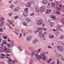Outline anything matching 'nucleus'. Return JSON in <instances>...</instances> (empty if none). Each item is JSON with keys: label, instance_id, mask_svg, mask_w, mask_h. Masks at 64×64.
<instances>
[{"label": "nucleus", "instance_id": "obj_1", "mask_svg": "<svg viewBox=\"0 0 64 64\" xmlns=\"http://www.w3.org/2000/svg\"><path fill=\"white\" fill-rule=\"evenodd\" d=\"M39 8L38 6H36V11L37 12H43L45 11V8L43 6H42L40 8V10H39Z\"/></svg>", "mask_w": 64, "mask_h": 64}, {"label": "nucleus", "instance_id": "obj_2", "mask_svg": "<svg viewBox=\"0 0 64 64\" xmlns=\"http://www.w3.org/2000/svg\"><path fill=\"white\" fill-rule=\"evenodd\" d=\"M57 47L58 48V50L60 51V52H62L63 51L64 49L63 47L60 46H58Z\"/></svg>", "mask_w": 64, "mask_h": 64}, {"label": "nucleus", "instance_id": "obj_3", "mask_svg": "<svg viewBox=\"0 0 64 64\" xmlns=\"http://www.w3.org/2000/svg\"><path fill=\"white\" fill-rule=\"evenodd\" d=\"M43 20H38L37 22V24L38 25H41L43 23Z\"/></svg>", "mask_w": 64, "mask_h": 64}, {"label": "nucleus", "instance_id": "obj_4", "mask_svg": "<svg viewBox=\"0 0 64 64\" xmlns=\"http://www.w3.org/2000/svg\"><path fill=\"white\" fill-rule=\"evenodd\" d=\"M37 31L39 33H42L43 32V28H38Z\"/></svg>", "mask_w": 64, "mask_h": 64}, {"label": "nucleus", "instance_id": "obj_5", "mask_svg": "<svg viewBox=\"0 0 64 64\" xmlns=\"http://www.w3.org/2000/svg\"><path fill=\"white\" fill-rule=\"evenodd\" d=\"M38 36L40 38H44L45 37V34L43 33H40L38 34Z\"/></svg>", "mask_w": 64, "mask_h": 64}, {"label": "nucleus", "instance_id": "obj_6", "mask_svg": "<svg viewBox=\"0 0 64 64\" xmlns=\"http://www.w3.org/2000/svg\"><path fill=\"white\" fill-rule=\"evenodd\" d=\"M31 36H28L26 38V40L29 41L31 40Z\"/></svg>", "mask_w": 64, "mask_h": 64}, {"label": "nucleus", "instance_id": "obj_7", "mask_svg": "<svg viewBox=\"0 0 64 64\" xmlns=\"http://www.w3.org/2000/svg\"><path fill=\"white\" fill-rule=\"evenodd\" d=\"M10 44L12 48L13 47V46H14V42H13L12 40L10 41Z\"/></svg>", "mask_w": 64, "mask_h": 64}, {"label": "nucleus", "instance_id": "obj_8", "mask_svg": "<svg viewBox=\"0 0 64 64\" xmlns=\"http://www.w3.org/2000/svg\"><path fill=\"white\" fill-rule=\"evenodd\" d=\"M14 12H17V11H18V10H19V7L18 6H17L14 9Z\"/></svg>", "mask_w": 64, "mask_h": 64}, {"label": "nucleus", "instance_id": "obj_9", "mask_svg": "<svg viewBox=\"0 0 64 64\" xmlns=\"http://www.w3.org/2000/svg\"><path fill=\"white\" fill-rule=\"evenodd\" d=\"M51 18H52L54 20H55L56 19V16H51Z\"/></svg>", "mask_w": 64, "mask_h": 64}, {"label": "nucleus", "instance_id": "obj_10", "mask_svg": "<svg viewBox=\"0 0 64 64\" xmlns=\"http://www.w3.org/2000/svg\"><path fill=\"white\" fill-rule=\"evenodd\" d=\"M56 27L57 28V30H60V25H58Z\"/></svg>", "mask_w": 64, "mask_h": 64}, {"label": "nucleus", "instance_id": "obj_11", "mask_svg": "<svg viewBox=\"0 0 64 64\" xmlns=\"http://www.w3.org/2000/svg\"><path fill=\"white\" fill-rule=\"evenodd\" d=\"M58 58H62L63 56L62 55H60V54H58V55L56 56Z\"/></svg>", "mask_w": 64, "mask_h": 64}, {"label": "nucleus", "instance_id": "obj_12", "mask_svg": "<svg viewBox=\"0 0 64 64\" xmlns=\"http://www.w3.org/2000/svg\"><path fill=\"white\" fill-rule=\"evenodd\" d=\"M51 12V10H47L46 11V14H48L49 13H50Z\"/></svg>", "mask_w": 64, "mask_h": 64}, {"label": "nucleus", "instance_id": "obj_13", "mask_svg": "<svg viewBox=\"0 0 64 64\" xmlns=\"http://www.w3.org/2000/svg\"><path fill=\"white\" fill-rule=\"evenodd\" d=\"M38 42V40H34L33 41V42L34 43V44H36Z\"/></svg>", "mask_w": 64, "mask_h": 64}, {"label": "nucleus", "instance_id": "obj_14", "mask_svg": "<svg viewBox=\"0 0 64 64\" xmlns=\"http://www.w3.org/2000/svg\"><path fill=\"white\" fill-rule=\"evenodd\" d=\"M30 5H31L30 3L29 2L26 5V6L28 7H29L30 6Z\"/></svg>", "mask_w": 64, "mask_h": 64}, {"label": "nucleus", "instance_id": "obj_15", "mask_svg": "<svg viewBox=\"0 0 64 64\" xmlns=\"http://www.w3.org/2000/svg\"><path fill=\"white\" fill-rule=\"evenodd\" d=\"M26 20H27V22H29L31 21V20L28 18H26Z\"/></svg>", "mask_w": 64, "mask_h": 64}, {"label": "nucleus", "instance_id": "obj_16", "mask_svg": "<svg viewBox=\"0 0 64 64\" xmlns=\"http://www.w3.org/2000/svg\"><path fill=\"white\" fill-rule=\"evenodd\" d=\"M64 35H62L60 36V39H64Z\"/></svg>", "mask_w": 64, "mask_h": 64}, {"label": "nucleus", "instance_id": "obj_17", "mask_svg": "<svg viewBox=\"0 0 64 64\" xmlns=\"http://www.w3.org/2000/svg\"><path fill=\"white\" fill-rule=\"evenodd\" d=\"M25 54H26V55H29V53L28 51L27 50H26L25 51Z\"/></svg>", "mask_w": 64, "mask_h": 64}, {"label": "nucleus", "instance_id": "obj_18", "mask_svg": "<svg viewBox=\"0 0 64 64\" xmlns=\"http://www.w3.org/2000/svg\"><path fill=\"white\" fill-rule=\"evenodd\" d=\"M24 11L26 12H28V8H26L25 9Z\"/></svg>", "mask_w": 64, "mask_h": 64}, {"label": "nucleus", "instance_id": "obj_19", "mask_svg": "<svg viewBox=\"0 0 64 64\" xmlns=\"http://www.w3.org/2000/svg\"><path fill=\"white\" fill-rule=\"evenodd\" d=\"M22 15L23 16H25V17H27V15H28L25 13H23Z\"/></svg>", "mask_w": 64, "mask_h": 64}, {"label": "nucleus", "instance_id": "obj_20", "mask_svg": "<svg viewBox=\"0 0 64 64\" xmlns=\"http://www.w3.org/2000/svg\"><path fill=\"white\" fill-rule=\"evenodd\" d=\"M43 3L44 4H47V1L46 0H45L43 2Z\"/></svg>", "mask_w": 64, "mask_h": 64}, {"label": "nucleus", "instance_id": "obj_21", "mask_svg": "<svg viewBox=\"0 0 64 64\" xmlns=\"http://www.w3.org/2000/svg\"><path fill=\"white\" fill-rule=\"evenodd\" d=\"M31 54L32 56L34 55H35V52L34 51H32V53H31Z\"/></svg>", "mask_w": 64, "mask_h": 64}, {"label": "nucleus", "instance_id": "obj_22", "mask_svg": "<svg viewBox=\"0 0 64 64\" xmlns=\"http://www.w3.org/2000/svg\"><path fill=\"white\" fill-rule=\"evenodd\" d=\"M33 62V60L32 59H31L30 60V64H32V63Z\"/></svg>", "mask_w": 64, "mask_h": 64}, {"label": "nucleus", "instance_id": "obj_23", "mask_svg": "<svg viewBox=\"0 0 64 64\" xmlns=\"http://www.w3.org/2000/svg\"><path fill=\"white\" fill-rule=\"evenodd\" d=\"M56 13L57 14H58V15H60L61 14L60 12H59L58 11H56Z\"/></svg>", "mask_w": 64, "mask_h": 64}, {"label": "nucleus", "instance_id": "obj_24", "mask_svg": "<svg viewBox=\"0 0 64 64\" xmlns=\"http://www.w3.org/2000/svg\"><path fill=\"white\" fill-rule=\"evenodd\" d=\"M35 15V13L34 12H32L30 14V16H34Z\"/></svg>", "mask_w": 64, "mask_h": 64}, {"label": "nucleus", "instance_id": "obj_25", "mask_svg": "<svg viewBox=\"0 0 64 64\" xmlns=\"http://www.w3.org/2000/svg\"><path fill=\"white\" fill-rule=\"evenodd\" d=\"M23 24L25 26H27V24L25 22H24L23 23Z\"/></svg>", "mask_w": 64, "mask_h": 64}, {"label": "nucleus", "instance_id": "obj_26", "mask_svg": "<svg viewBox=\"0 0 64 64\" xmlns=\"http://www.w3.org/2000/svg\"><path fill=\"white\" fill-rule=\"evenodd\" d=\"M2 43H3V44H4V45H6L7 44V42H2Z\"/></svg>", "mask_w": 64, "mask_h": 64}, {"label": "nucleus", "instance_id": "obj_27", "mask_svg": "<svg viewBox=\"0 0 64 64\" xmlns=\"http://www.w3.org/2000/svg\"><path fill=\"white\" fill-rule=\"evenodd\" d=\"M53 24H54V22H51L50 24V26L52 27L53 25Z\"/></svg>", "mask_w": 64, "mask_h": 64}, {"label": "nucleus", "instance_id": "obj_28", "mask_svg": "<svg viewBox=\"0 0 64 64\" xmlns=\"http://www.w3.org/2000/svg\"><path fill=\"white\" fill-rule=\"evenodd\" d=\"M38 59H41L42 58V56L41 55H39L38 56Z\"/></svg>", "mask_w": 64, "mask_h": 64}, {"label": "nucleus", "instance_id": "obj_29", "mask_svg": "<svg viewBox=\"0 0 64 64\" xmlns=\"http://www.w3.org/2000/svg\"><path fill=\"white\" fill-rule=\"evenodd\" d=\"M56 9H57V10H61V8L58 7H57Z\"/></svg>", "mask_w": 64, "mask_h": 64}, {"label": "nucleus", "instance_id": "obj_30", "mask_svg": "<svg viewBox=\"0 0 64 64\" xmlns=\"http://www.w3.org/2000/svg\"><path fill=\"white\" fill-rule=\"evenodd\" d=\"M7 46L9 48H10L11 47V46L9 44H7Z\"/></svg>", "mask_w": 64, "mask_h": 64}, {"label": "nucleus", "instance_id": "obj_31", "mask_svg": "<svg viewBox=\"0 0 64 64\" xmlns=\"http://www.w3.org/2000/svg\"><path fill=\"white\" fill-rule=\"evenodd\" d=\"M12 64H14L15 63V60H14L12 61Z\"/></svg>", "mask_w": 64, "mask_h": 64}, {"label": "nucleus", "instance_id": "obj_32", "mask_svg": "<svg viewBox=\"0 0 64 64\" xmlns=\"http://www.w3.org/2000/svg\"><path fill=\"white\" fill-rule=\"evenodd\" d=\"M56 5V4L55 3H52V6H55Z\"/></svg>", "mask_w": 64, "mask_h": 64}, {"label": "nucleus", "instance_id": "obj_33", "mask_svg": "<svg viewBox=\"0 0 64 64\" xmlns=\"http://www.w3.org/2000/svg\"><path fill=\"white\" fill-rule=\"evenodd\" d=\"M42 59L44 60H46V57L43 56L42 57Z\"/></svg>", "mask_w": 64, "mask_h": 64}, {"label": "nucleus", "instance_id": "obj_34", "mask_svg": "<svg viewBox=\"0 0 64 64\" xmlns=\"http://www.w3.org/2000/svg\"><path fill=\"white\" fill-rule=\"evenodd\" d=\"M50 6V3L48 2V4H47V6L48 7H49Z\"/></svg>", "mask_w": 64, "mask_h": 64}, {"label": "nucleus", "instance_id": "obj_35", "mask_svg": "<svg viewBox=\"0 0 64 64\" xmlns=\"http://www.w3.org/2000/svg\"><path fill=\"white\" fill-rule=\"evenodd\" d=\"M42 56H45V54L44 53H42Z\"/></svg>", "mask_w": 64, "mask_h": 64}, {"label": "nucleus", "instance_id": "obj_36", "mask_svg": "<svg viewBox=\"0 0 64 64\" xmlns=\"http://www.w3.org/2000/svg\"><path fill=\"white\" fill-rule=\"evenodd\" d=\"M56 61H57V64H59V60L57 59Z\"/></svg>", "mask_w": 64, "mask_h": 64}, {"label": "nucleus", "instance_id": "obj_37", "mask_svg": "<svg viewBox=\"0 0 64 64\" xmlns=\"http://www.w3.org/2000/svg\"><path fill=\"white\" fill-rule=\"evenodd\" d=\"M13 7H14V5H12L10 6V8H13Z\"/></svg>", "mask_w": 64, "mask_h": 64}, {"label": "nucleus", "instance_id": "obj_38", "mask_svg": "<svg viewBox=\"0 0 64 64\" xmlns=\"http://www.w3.org/2000/svg\"><path fill=\"white\" fill-rule=\"evenodd\" d=\"M48 48H51L52 49L53 48H52V47L50 46H49L48 47Z\"/></svg>", "mask_w": 64, "mask_h": 64}, {"label": "nucleus", "instance_id": "obj_39", "mask_svg": "<svg viewBox=\"0 0 64 64\" xmlns=\"http://www.w3.org/2000/svg\"><path fill=\"white\" fill-rule=\"evenodd\" d=\"M42 28V30L44 29V31H47V30L46 29V28Z\"/></svg>", "mask_w": 64, "mask_h": 64}, {"label": "nucleus", "instance_id": "obj_40", "mask_svg": "<svg viewBox=\"0 0 64 64\" xmlns=\"http://www.w3.org/2000/svg\"><path fill=\"white\" fill-rule=\"evenodd\" d=\"M18 18V16H15L14 17V19H17V18Z\"/></svg>", "mask_w": 64, "mask_h": 64}, {"label": "nucleus", "instance_id": "obj_41", "mask_svg": "<svg viewBox=\"0 0 64 64\" xmlns=\"http://www.w3.org/2000/svg\"><path fill=\"white\" fill-rule=\"evenodd\" d=\"M35 56H36V57H38V55L37 54H35Z\"/></svg>", "mask_w": 64, "mask_h": 64}, {"label": "nucleus", "instance_id": "obj_42", "mask_svg": "<svg viewBox=\"0 0 64 64\" xmlns=\"http://www.w3.org/2000/svg\"><path fill=\"white\" fill-rule=\"evenodd\" d=\"M60 20L61 21H62V22H63V24L64 25V23H63V21H64V20H63L62 19H60Z\"/></svg>", "mask_w": 64, "mask_h": 64}, {"label": "nucleus", "instance_id": "obj_43", "mask_svg": "<svg viewBox=\"0 0 64 64\" xmlns=\"http://www.w3.org/2000/svg\"><path fill=\"white\" fill-rule=\"evenodd\" d=\"M7 48H4V51H7Z\"/></svg>", "mask_w": 64, "mask_h": 64}, {"label": "nucleus", "instance_id": "obj_44", "mask_svg": "<svg viewBox=\"0 0 64 64\" xmlns=\"http://www.w3.org/2000/svg\"><path fill=\"white\" fill-rule=\"evenodd\" d=\"M18 3V1H16L15 2H14V4H17V3Z\"/></svg>", "mask_w": 64, "mask_h": 64}, {"label": "nucleus", "instance_id": "obj_45", "mask_svg": "<svg viewBox=\"0 0 64 64\" xmlns=\"http://www.w3.org/2000/svg\"><path fill=\"white\" fill-rule=\"evenodd\" d=\"M12 61V60H11V59H10L8 60V61L9 62H11Z\"/></svg>", "mask_w": 64, "mask_h": 64}, {"label": "nucleus", "instance_id": "obj_46", "mask_svg": "<svg viewBox=\"0 0 64 64\" xmlns=\"http://www.w3.org/2000/svg\"><path fill=\"white\" fill-rule=\"evenodd\" d=\"M8 14L10 16H11V15H12V12H11V14H10V13H9Z\"/></svg>", "mask_w": 64, "mask_h": 64}, {"label": "nucleus", "instance_id": "obj_47", "mask_svg": "<svg viewBox=\"0 0 64 64\" xmlns=\"http://www.w3.org/2000/svg\"><path fill=\"white\" fill-rule=\"evenodd\" d=\"M3 38L4 39H7V37H6V36H4L3 37Z\"/></svg>", "mask_w": 64, "mask_h": 64}, {"label": "nucleus", "instance_id": "obj_48", "mask_svg": "<svg viewBox=\"0 0 64 64\" xmlns=\"http://www.w3.org/2000/svg\"><path fill=\"white\" fill-rule=\"evenodd\" d=\"M23 34L24 35H25V36H26V32H23Z\"/></svg>", "mask_w": 64, "mask_h": 64}, {"label": "nucleus", "instance_id": "obj_49", "mask_svg": "<svg viewBox=\"0 0 64 64\" xmlns=\"http://www.w3.org/2000/svg\"><path fill=\"white\" fill-rule=\"evenodd\" d=\"M0 31H3V28H0Z\"/></svg>", "mask_w": 64, "mask_h": 64}, {"label": "nucleus", "instance_id": "obj_50", "mask_svg": "<svg viewBox=\"0 0 64 64\" xmlns=\"http://www.w3.org/2000/svg\"><path fill=\"white\" fill-rule=\"evenodd\" d=\"M48 38L50 39H51V38H52V36H49Z\"/></svg>", "mask_w": 64, "mask_h": 64}, {"label": "nucleus", "instance_id": "obj_51", "mask_svg": "<svg viewBox=\"0 0 64 64\" xmlns=\"http://www.w3.org/2000/svg\"><path fill=\"white\" fill-rule=\"evenodd\" d=\"M30 51H32V48H29Z\"/></svg>", "mask_w": 64, "mask_h": 64}, {"label": "nucleus", "instance_id": "obj_52", "mask_svg": "<svg viewBox=\"0 0 64 64\" xmlns=\"http://www.w3.org/2000/svg\"><path fill=\"white\" fill-rule=\"evenodd\" d=\"M40 50H41V48H40V49H39L38 50V52H39V51H40H40H40Z\"/></svg>", "mask_w": 64, "mask_h": 64}, {"label": "nucleus", "instance_id": "obj_53", "mask_svg": "<svg viewBox=\"0 0 64 64\" xmlns=\"http://www.w3.org/2000/svg\"><path fill=\"white\" fill-rule=\"evenodd\" d=\"M59 7H60V8H62V5H61V4H60V5Z\"/></svg>", "mask_w": 64, "mask_h": 64}, {"label": "nucleus", "instance_id": "obj_54", "mask_svg": "<svg viewBox=\"0 0 64 64\" xmlns=\"http://www.w3.org/2000/svg\"><path fill=\"white\" fill-rule=\"evenodd\" d=\"M0 58H1V59H4V58L3 56H1Z\"/></svg>", "mask_w": 64, "mask_h": 64}, {"label": "nucleus", "instance_id": "obj_55", "mask_svg": "<svg viewBox=\"0 0 64 64\" xmlns=\"http://www.w3.org/2000/svg\"><path fill=\"white\" fill-rule=\"evenodd\" d=\"M10 38H8V42H10L11 41H10Z\"/></svg>", "mask_w": 64, "mask_h": 64}, {"label": "nucleus", "instance_id": "obj_56", "mask_svg": "<svg viewBox=\"0 0 64 64\" xmlns=\"http://www.w3.org/2000/svg\"><path fill=\"white\" fill-rule=\"evenodd\" d=\"M49 60L50 61V62H51V61H52V59L51 58H50L49 59Z\"/></svg>", "mask_w": 64, "mask_h": 64}, {"label": "nucleus", "instance_id": "obj_57", "mask_svg": "<svg viewBox=\"0 0 64 64\" xmlns=\"http://www.w3.org/2000/svg\"><path fill=\"white\" fill-rule=\"evenodd\" d=\"M19 50H20V51H22L23 50L21 48Z\"/></svg>", "mask_w": 64, "mask_h": 64}, {"label": "nucleus", "instance_id": "obj_58", "mask_svg": "<svg viewBox=\"0 0 64 64\" xmlns=\"http://www.w3.org/2000/svg\"><path fill=\"white\" fill-rule=\"evenodd\" d=\"M9 28H10V29H13V28H12L11 27H10V26H9Z\"/></svg>", "mask_w": 64, "mask_h": 64}, {"label": "nucleus", "instance_id": "obj_59", "mask_svg": "<svg viewBox=\"0 0 64 64\" xmlns=\"http://www.w3.org/2000/svg\"><path fill=\"white\" fill-rule=\"evenodd\" d=\"M6 25H7V26H8V27H9V26H10V25H9V24H6Z\"/></svg>", "mask_w": 64, "mask_h": 64}, {"label": "nucleus", "instance_id": "obj_60", "mask_svg": "<svg viewBox=\"0 0 64 64\" xmlns=\"http://www.w3.org/2000/svg\"><path fill=\"white\" fill-rule=\"evenodd\" d=\"M2 55L3 56H5V54H2Z\"/></svg>", "mask_w": 64, "mask_h": 64}, {"label": "nucleus", "instance_id": "obj_61", "mask_svg": "<svg viewBox=\"0 0 64 64\" xmlns=\"http://www.w3.org/2000/svg\"><path fill=\"white\" fill-rule=\"evenodd\" d=\"M22 32H23H23H24V30H22Z\"/></svg>", "mask_w": 64, "mask_h": 64}, {"label": "nucleus", "instance_id": "obj_62", "mask_svg": "<svg viewBox=\"0 0 64 64\" xmlns=\"http://www.w3.org/2000/svg\"><path fill=\"white\" fill-rule=\"evenodd\" d=\"M18 48L19 50L21 48H20V46H18Z\"/></svg>", "mask_w": 64, "mask_h": 64}, {"label": "nucleus", "instance_id": "obj_63", "mask_svg": "<svg viewBox=\"0 0 64 64\" xmlns=\"http://www.w3.org/2000/svg\"><path fill=\"white\" fill-rule=\"evenodd\" d=\"M9 50H7L6 53H9Z\"/></svg>", "mask_w": 64, "mask_h": 64}, {"label": "nucleus", "instance_id": "obj_64", "mask_svg": "<svg viewBox=\"0 0 64 64\" xmlns=\"http://www.w3.org/2000/svg\"><path fill=\"white\" fill-rule=\"evenodd\" d=\"M42 26H45V24H42Z\"/></svg>", "mask_w": 64, "mask_h": 64}]
</instances>
